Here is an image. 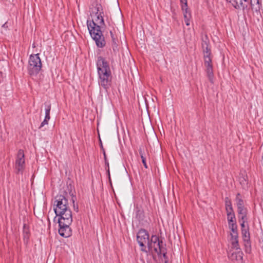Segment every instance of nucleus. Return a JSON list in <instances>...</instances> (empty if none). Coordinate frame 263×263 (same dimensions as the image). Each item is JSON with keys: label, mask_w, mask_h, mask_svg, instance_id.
Returning <instances> with one entry per match:
<instances>
[{"label": "nucleus", "mask_w": 263, "mask_h": 263, "mask_svg": "<svg viewBox=\"0 0 263 263\" xmlns=\"http://www.w3.org/2000/svg\"><path fill=\"white\" fill-rule=\"evenodd\" d=\"M42 68V63L39 54H32L30 56L28 70L31 76L34 77L39 73Z\"/></svg>", "instance_id": "nucleus-5"}, {"label": "nucleus", "mask_w": 263, "mask_h": 263, "mask_svg": "<svg viewBox=\"0 0 263 263\" xmlns=\"http://www.w3.org/2000/svg\"><path fill=\"white\" fill-rule=\"evenodd\" d=\"M95 7L90 8V15L92 20L87 21V27L92 39L95 41L96 45L99 46V25L96 22L99 19V7L96 3Z\"/></svg>", "instance_id": "nucleus-2"}, {"label": "nucleus", "mask_w": 263, "mask_h": 263, "mask_svg": "<svg viewBox=\"0 0 263 263\" xmlns=\"http://www.w3.org/2000/svg\"><path fill=\"white\" fill-rule=\"evenodd\" d=\"M231 243L232 245L233 250L231 253L229 254V258L235 263H241L242 261V252L240 251L238 248V240H237V246L235 247L232 242L231 238Z\"/></svg>", "instance_id": "nucleus-10"}, {"label": "nucleus", "mask_w": 263, "mask_h": 263, "mask_svg": "<svg viewBox=\"0 0 263 263\" xmlns=\"http://www.w3.org/2000/svg\"><path fill=\"white\" fill-rule=\"evenodd\" d=\"M242 235L244 240L248 241L250 238V233L249 232V228H245L241 230Z\"/></svg>", "instance_id": "nucleus-18"}, {"label": "nucleus", "mask_w": 263, "mask_h": 263, "mask_svg": "<svg viewBox=\"0 0 263 263\" xmlns=\"http://www.w3.org/2000/svg\"><path fill=\"white\" fill-rule=\"evenodd\" d=\"M139 154L141 157V158L142 159V163L143 164L145 168H147L148 167L146 162V154H145L144 152L142 151V148H140L139 149Z\"/></svg>", "instance_id": "nucleus-16"}, {"label": "nucleus", "mask_w": 263, "mask_h": 263, "mask_svg": "<svg viewBox=\"0 0 263 263\" xmlns=\"http://www.w3.org/2000/svg\"><path fill=\"white\" fill-rule=\"evenodd\" d=\"M102 150H103V154H104V158H105V159H106V155H105V151H104L103 148L102 149Z\"/></svg>", "instance_id": "nucleus-27"}, {"label": "nucleus", "mask_w": 263, "mask_h": 263, "mask_svg": "<svg viewBox=\"0 0 263 263\" xmlns=\"http://www.w3.org/2000/svg\"><path fill=\"white\" fill-rule=\"evenodd\" d=\"M236 204H237V208L240 207L242 205H243V200L241 199H240V198L239 197V194L237 195V196L236 197Z\"/></svg>", "instance_id": "nucleus-21"}, {"label": "nucleus", "mask_w": 263, "mask_h": 263, "mask_svg": "<svg viewBox=\"0 0 263 263\" xmlns=\"http://www.w3.org/2000/svg\"><path fill=\"white\" fill-rule=\"evenodd\" d=\"M247 211L238 213L239 220H247Z\"/></svg>", "instance_id": "nucleus-20"}, {"label": "nucleus", "mask_w": 263, "mask_h": 263, "mask_svg": "<svg viewBox=\"0 0 263 263\" xmlns=\"http://www.w3.org/2000/svg\"><path fill=\"white\" fill-rule=\"evenodd\" d=\"M236 9H244L247 6V0H227Z\"/></svg>", "instance_id": "nucleus-14"}, {"label": "nucleus", "mask_w": 263, "mask_h": 263, "mask_svg": "<svg viewBox=\"0 0 263 263\" xmlns=\"http://www.w3.org/2000/svg\"><path fill=\"white\" fill-rule=\"evenodd\" d=\"M111 72L108 63L104 59H101L100 63V84L105 89L110 86Z\"/></svg>", "instance_id": "nucleus-3"}, {"label": "nucleus", "mask_w": 263, "mask_h": 263, "mask_svg": "<svg viewBox=\"0 0 263 263\" xmlns=\"http://www.w3.org/2000/svg\"><path fill=\"white\" fill-rule=\"evenodd\" d=\"M237 208H238V213L239 212H242L247 211L246 208H245L243 205H242L240 207H238Z\"/></svg>", "instance_id": "nucleus-24"}, {"label": "nucleus", "mask_w": 263, "mask_h": 263, "mask_svg": "<svg viewBox=\"0 0 263 263\" xmlns=\"http://www.w3.org/2000/svg\"><path fill=\"white\" fill-rule=\"evenodd\" d=\"M137 239L139 245L142 247V251L147 252L146 247L149 244V235L145 230H140L137 235Z\"/></svg>", "instance_id": "nucleus-9"}, {"label": "nucleus", "mask_w": 263, "mask_h": 263, "mask_svg": "<svg viewBox=\"0 0 263 263\" xmlns=\"http://www.w3.org/2000/svg\"><path fill=\"white\" fill-rule=\"evenodd\" d=\"M225 204L227 212L233 211L231 202L228 198L225 199Z\"/></svg>", "instance_id": "nucleus-19"}, {"label": "nucleus", "mask_w": 263, "mask_h": 263, "mask_svg": "<svg viewBox=\"0 0 263 263\" xmlns=\"http://www.w3.org/2000/svg\"><path fill=\"white\" fill-rule=\"evenodd\" d=\"M97 69L99 70V67H98V63H97Z\"/></svg>", "instance_id": "nucleus-28"}, {"label": "nucleus", "mask_w": 263, "mask_h": 263, "mask_svg": "<svg viewBox=\"0 0 263 263\" xmlns=\"http://www.w3.org/2000/svg\"><path fill=\"white\" fill-rule=\"evenodd\" d=\"M25 159L24 152L20 149L18 152L15 162V168L18 172H22L24 168Z\"/></svg>", "instance_id": "nucleus-11"}, {"label": "nucleus", "mask_w": 263, "mask_h": 263, "mask_svg": "<svg viewBox=\"0 0 263 263\" xmlns=\"http://www.w3.org/2000/svg\"><path fill=\"white\" fill-rule=\"evenodd\" d=\"M106 42L105 41V37L104 36L100 34V47H103L105 46Z\"/></svg>", "instance_id": "nucleus-22"}, {"label": "nucleus", "mask_w": 263, "mask_h": 263, "mask_svg": "<svg viewBox=\"0 0 263 263\" xmlns=\"http://www.w3.org/2000/svg\"><path fill=\"white\" fill-rule=\"evenodd\" d=\"M59 225V234L64 237H68L71 234V229L69 226L72 221V218H58Z\"/></svg>", "instance_id": "nucleus-7"}, {"label": "nucleus", "mask_w": 263, "mask_h": 263, "mask_svg": "<svg viewBox=\"0 0 263 263\" xmlns=\"http://www.w3.org/2000/svg\"><path fill=\"white\" fill-rule=\"evenodd\" d=\"M72 202L73 203V210L76 212H78V211H79L78 206L77 205H75V204H74V199L73 198H72Z\"/></svg>", "instance_id": "nucleus-25"}, {"label": "nucleus", "mask_w": 263, "mask_h": 263, "mask_svg": "<svg viewBox=\"0 0 263 263\" xmlns=\"http://www.w3.org/2000/svg\"><path fill=\"white\" fill-rule=\"evenodd\" d=\"M227 214L229 227L232 231L231 235L233 244L235 247H236L238 235L235 214L233 211L227 212Z\"/></svg>", "instance_id": "nucleus-6"}, {"label": "nucleus", "mask_w": 263, "mask_h": 263, "mask_svg": "<svg viewBox=\"0 0 263 263\" xmlns=\"http://www.w3.org/2000/svg\"><path fill=\"white\" fill-rule=\"evenodd\" d=\"M51 109L50 105H48L47 106L45 109V117L44 121L42 122L40 128H41L44 125L48 124V121L50 120V111Z\"/></svg>", "instance_id": "nucleus-15"}, {"label": "nucleus", "mask_w": 263, "mask_h": 263, "mask_svg": "<svg viewBox=\"0 0 263 263\" xmlns=\"http://www.w3.org/2000/svg\"><path fill=\"white\" fill-rule=\"evenodd\" d=\"M162 243V242L159 240L157 236L153 235L152 236L151 241L146 247L148 248L149 251H151L152 253L155 252L158 255L162 253L163 256H165V252L163 250V248L161 245Z\"/></svg>", "instance_id": "nucleus-8"}, {"label": "nucleus", "mask_w": 263, "mask_h": 263, "mask_svg": "<svg viewBox=\"0 0 263 263\" xmlns=\"http://www.w3.org/2000/svg\"><path fill=\"white\" fill-rule=\"evenodd\" d=\"M247 179L248 177L245 172H243L240 175L239 180L241 184H246L247 182Z\"/></svg>", "instance_id": "nucleus-17"}, {"label": "nucleus", "mask_w": 263, "mask_h": 263, "mask_svg": "<svg viewBox=\"0 0 263 263\" xmlns=\"http://www.w3.org/2000/svg\"><path fill=\"white\" fill-rule=\"evenodd\" d=\"M100 34L101 35L104 36L107 34L106 29L107 25L108 24L107 17L105 16L104 13L100 12Z\"/></svg>", "instance_id": "nucleus-12"}, {"label": "nucleus", "mask_w": 263, "mask_h": 263, "mask_svg": "<svg viewBox=\"0 0 263 263\" xmlns=\"http://www.w3.org/2000/svg\"><path fill=\"white\" fill-rule=\"evenodd\" d=\"M54 211L59 218H72L70 209L68 206V200L63 196L56 197L54 203Z\"/></svg>", "instance_id": "nucleus-1"}, {"label": "nucleus", "mask_w": 263, "mask_h": 263, "mask_svg": "<svg viewBox=\"0 0 263 263\" xmlns=\"http://www.w3.org/2000/svg\"><path fill=\"white\" fill-rule=\"evenodd\" d=\"M202 49L206 71L210 80L212 81V78L213 77V65L212 63L211 49L206 42H203Z\"/></svg>", "instance_id": "nucleus-4"}, {"label": "nucleus", "mask_w": 263, "mask_h": 263, "mask_svg": "<svg viewBox=\"0 0 263 263\" xmlns=\"http://www.w3.org/2000/svg\"><path fill=\"white\" fill-rule=\"evenodd\" d=\"M239 221L240 222L241 230H243L245 228H249L248 224H246V223H247V220H239Z\"/></svg>", "instance_id": "nucleus-23"}, {"label": "nucleus", "mask_w": 263, "mask_h": 263, "mask_svg": "<svg viewBox=\"0 0 263 263\" xmlns=\"http://www.w3.org/2000/svg\"><path fill=\"white\" fill-rule=\"evenodd\" d=\"M181 3V8L183 13L184 19L185 24L187 26L190 25V20L191 18V14L188 11L187 6V0H180Z\"/></svg>", "instance_id": "nucleus-13"}, {"label": "nucleus", "mask_w": 263, "mask_h": 263, "mask_svg": "<svg viewBox=\"0 0 263 263\" xmlns=\"http://www.w3.org/2000/svg\"><path fill=\"white\" fill-rule=\"evenodd\" d=\"M97 132L99 133V128H98V125H99V120L97 119Z\"/></svg>", "instance_id": "nucleus-26"}]
</instances>
